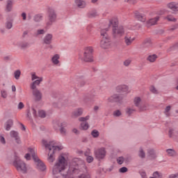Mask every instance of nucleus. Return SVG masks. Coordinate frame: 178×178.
Here are the masks:
<instances>
[{"label": "nucleus", "instance_id": "obj_1", "mask_svg": "<svg viewBox=\"0 0 178 178\" xmlns=\"http://www.w3.org/2000/svg\"><path fill=\"white\" fill-rule=\"evenodd\" d=\"M66 159L63 156H59L58 162L53 168V174L56 175V178H66L68 173H63L66 169Z\"/></svg>", "mask_w": 178, "mask_h": 178}, {"label": "nucleus", "instance_id": "obj_2", "mask_svg": "<svg viewBox=\"0 0 178 178\" xmlns=\"http://www.w3.org/2000/svg\"><path fill=\"white\" fill-rule=\"evenodd\" d=\"M108 26L113 27V37L114 38H120L124 35V28L123 26H119V21L117 18L110 19Z\"/></svg>", "mask_w": 178, "mask_h": 178}, {"label": "nucleus", "instance_id": "obj_3", "mask_svg": "<svg viewBox=\"0 0 178 178\" xmlns=\"http://www.w3.org/2000/svg\"><path fill=\"white\" fill-rule=\"evenodd\" d=\"M42 143L45 147V148H47L49 151H51L52 152L48 154L49 157L47 159V161L50 163L54 162L55 161V157L54 155H55V151L56 149H58V151H60L61 149H63V147L62 146H55V141H50L49 143H47V140H42Z\"/></svg>", "mask_w": 178, "mask_h": 178}, {"label": "nucleus", "instance_id": "obj_4", "mask_svg": "<svg viewBox=\"0 0 178 178\" xmlns=\"http://www.w3.org/2000/svg\"><path fill=\"white\" fill-rule=\"evenodd\" d=\"M108 29H102L100 34L102 36V40L100 42V47L103 49H107L111 47V37L108 35Z\"/></svg>", "mask_w": 178, "mask_h": 178}, {"label": "nucleus", "instance_id": "obj_5", "mask_svg": "<svg viewBox=\"0 0 178 178\" xmlns=\"http://www.w3.org/2000/svg\"><path fill=\"white\" fill-rule=\"evenodd\" d=\"M29 152L32 155V158L34 161V162H36V168L38 169V170H40V172H44L47 169V166L45 164L38 159V156L35 155V153L34 152V149L33 148H28Z\"/></svg>", "mask_w": 178, "mask_h": 178}, {"label": "nucleus", "instance_id": "obj_6", "mask_svg": "<svg viewBox=\"0 0 178 178\" xmlns=\"http://www.w3.org/2000/svg\"><path fill=\"white\" fill-rule=\"evenodd\" d=\"M13 165L15 166V168H16L18 172H22V173H26L27 167L26 166V163L22 161L19 156H15Z\"/></svg>", "mask_w": 178, "mask_h": 178}, {"label": "nucleus", "instance_id": "obj_7", "mask_svg": "<svg viewBox=\"0 0 178 178\" xmlns=\"http://www.w3.org/2000/svg\"><path fill=\"white\" fill-rule=\"evenodd\" d=\"M92 52H94V49L92 47L85 48L83 57L81 58V60H84V62H93L94 56H92Z\"/></svg>", "mask_w": 178, "mask_h": 178}, {"label": "nucleus", "instance_id": "obj_8", "mask_svg": "<svg viewBox=\"0 0 178 178\" xmlns=\"http://www.w3.org/2000/svg\"><path fill=\"white\" fill-rule=\"evenodd\" d=\"M56 12L53 8H49L48 9V20L49 22L47 23V26L49 27V26H52L54 23L56 22Z\"/></svg>", "mask_w": 178, "mask_h": 178}, {"label": "nucleus", "instance_id": "obj_9", "mask_svg": "<svg viewBox=\"0 0 178 178\" xmlns=\"http://www.w3.org/2000/svg\"><path fill=\"white\" fill-rule=\"evenodd\" d=\"M108 101L112 104L115 102L116 104H123V95L114 94L108 97Z\"/></svg>", "mask_w": 178, "mask_h": 178}, {"label": "nucleus", "instance_id": "obj_10", "mask_svg": "<svg viewBox=\"0 0 178 178\" xmlns=\"http://www.w3.org/2000/svg\"><path fill=\"white\" fill-rule=\"evenodd\" d=\"M106 156V151H105V148L102 147L95 151V156L99 161L101 159H104Z\"/></svg>", "mask_w": 178, "mask_h": 178}, {"label": "nucleus", "instance_id": "obj_11", "mask_svg": "<svg viewBox=\"0 0 178 178\" xmlns=\"http://www.w3.org/2000/svg\"><path fill=\"white\" fill-rule=\"evenodd\" d=\"M52 38H54V35L51 33H47L43 38V44L51 45L52 44Z\"/></svg>", "mask_w": 178, "mask_h": 178}, {"label": "nucleus", "instance_id": "obj_12", "mask_svg": "<svg viewBox=\"0 0 178 178\" xmlns=\"http://www.w3.org/2000/svg\"><path fill=\"white\" fill-rule=\"evenodd\" d=\"M116 92H127L129 91V86L126 85H120L115 88Z\"/></svg>", "mask_w": 178, "mask_h": 178}, {"label": "nucleus", "instance_id": "obj_13", "mask_svg": "<svg viewBox=\"0 0 178 178\" xmlns=\"http://www.w3.org/2000/svg\"><path fill=\"white\" fill-rule=\"evenodd\" d=\"M33 95L35 97V101L36 102L41 101L42 98V93L39 90H33Z\"/></svg>", "mask_w": 178, "mask_h": 178}, {"label": "nucleus", "instance_id": "obj_14", "mask_svg": "<svg viewBox=\"0 0 178 178\" xmlns=\"http://www.w3.org/2000/svg\"><path fill=\"white\" fill-rule=\"evenodd\" d=\"M10 134L13 138H15L17 144L22 143V140H20V137H19V132L15 131H11Z\"/></svg>", "mask_w": 178, "mask_h": 178}, {"label": "nucleus", "instance_id": "obj_15", "mask_svg": "<svg viewBox=\"0 0 178 178\" xmlns=\"http://www.w3.org/2000/svg\"><path fill=\"white\" fill-rule=\"evenodd\" d=\"M152 47V41H151V38H147L144 40L142 43V48H151Z\"/></svg>", "mask_w": 178, "mask_h": 178}, {"label": "nucleus", "instance_id": "obj_16", "mask_svg": "<svg viewBox=\"0 0 178 178\" xmlns=\"http://www.w3.org/2000/svg\"><path fill=\"white\" fill-rule=\"evenodd\" d=\"M159 21V16H157L154 18L149 19L147 22V27H149L150 26H155V24H156V23H158Z\"/></svg>", "mask_w": 178, "mask_h": 178}, {"label": "nucleus", "instance_id": "obj_17", "mask_svg": "<svg viewBox=\"0 0 178 178\" xmlns=\"http://www.w3.org/2000/svg\"><path fill=\"white\" fill-rule=\"evenodd\" d=\"M135 17L138 19L140 22L144 23L145 22V15L144 14L140 13L138 11L135 12Z\"/></svg>", "mask_w": 178, "mask_h": 178}, {"label": "nucleus", "instance_id": "obj_18", "mask_svg": "<svg viewBox=\"0 0 178 178\" xmlns=\"http://www.w3.org/2000/svg\"><path fill=\"white\" fill-rule=\"evenodd\" d=\"M12 9H13V1H8L6 6V12H12Z\"/></svg>", "mask_w": 178, "mask_h": 178}, {"label": "nucleus", "instance_id": "obj_19", "mask_svg": "<svg viewBox=\"0 0 178 178\" xmlns=\"http://www.w3.org/2000/svg\"><path fill=\"white\" fill-rule=\"evenodd\" d=\"M75 5L77 8H79V9H83V8H86L87 6V3L85 1H75Z\"/></svg>", "mask_w": 178, "mask_h": 178}, {"label": "nucleus", "instance_id": "obj_20", "mask_svg": "<svg viewBox=\"0 0 178 178\" xmlns=\"http://www.w3.org/2000/svg\"><path fill=\"white\" fill-rule=\"evenodd\" d=\"M67 126V123L66 122H62L61 127H60V133L63 136H66V127Z\"/></svg>", "mask_w": 178, "mask_h": 178}, {"label": "nucleus", "instance_id": "obj_21", "mask_svg": "<svg viewBox=\"0 0 178 178\" xmlns=\"http://www.w3.org/2000/svg\"><path fill=\"white\" fill-rule=\"evenodd\" d=\"M168 7L169 8V9L174 10V12H176L177 10H178V5L176 4L175 2H171L168 3Z\"/></svg>", "mask_w": 178, "mask_h": 178}, {"label": "nucleus", "instance_id": "obj_22", "mask_svg": "<svg viewBox=\"0 0 178 178\" xmlns=\"http://www.w3.org/2000/svg\"><path fill=\"white\" fill-rule=\"evenodd\" d=\"M12 126H13V120L10 119L7 120V122H6V130L7 131H9V130H10V129L12 128Z\"/></svg>", "mask_w": 178, "mask_h": 178}, {"label": "nucleus", "instance_id": "obj_23", "mask_svg": "<svg viewBox=\"0 0 178 178\" xmlns=\"http://www.w3.org/2000/svg\"><path fill=\"white\" fill-rule=\"evenodd\" d=\"M134 40H136V38H131V37L130 36H125L124 37V42L126 44V45H131V44L133 43V41H134Z\"/></svg>", "mask_w": 178, "mask_h": 178}, {"label": "nucleus", "instance_id": "obj_24", "mask_svg": "<svg viewBox=\"0 0 178 178\" xmlns=\"http://www.w3.org/2000/svg\"><path fill=\"white\" fill-rule=\"evenodd\" d=\"M98 16V13L97 12V10H92L88 13V17L92 18V17H97Z\"/></svg>", "mask_w": 178, "mask_h": 178}, {"label": "nucleus", "instance_id": "obj_25", "mask_svg": "<svg viewBox=\"0 0 178 178\" xmlns=\"http://www.w3.org/2000/svg\"><path fill=\"white\" fill-rule=\"evenodd\" d=\"M166 152L169 156H177V152H176L175 149H166Z\"/></svg>", "mask_w": 178, "mask_h": 178}, {"label": "nucleus", "instance_id": "obj_26", "mask_svg": "<svg viewBox=\"0 0 178 178\" xmlns=\"http://www.w3.org/2000/svg\"><path fill=\"white\" fill-rule=\"evenodd\" d=\"M43 17H44V16L42 15V14H38L33 17V20L36 23H40V22H41V20H42Z\"/></svg>", "mask_w": 178, "mask_h": 178}, {"label": "nucleus", "instance_id": "obj_27", "mask_svg": "<svg viewBox=\"0 0 178 178\" xmlns=\"http://www.w3.org/2000/svg\"><path fill=\"white\" fill-rule=\"evenodd\" d=\"M75 118H78V116H81L83 115V108H79L76 111H74L72 113Z\"/></svg>", "mask_w": 178, "mask_h": 178}, {"label": "nucleus", "instance_id": "obj_28", "mask_svg": "<svg viewBox=\"0 0 178 178\" xmlns=\"http://www.w3.org/2000/svg\"><path fill=\"white\" fill-rule=\"evenodd\" d=\"M62 127V123H60L59 121H54L53 122V127L54 130H59L60 127Z\"/></svg>", "mask_w": 178, "mask_h": 178}, {"label": "nucleus", "instance_id": "obj_29", "mask_svg": "<svg viewBox=\"0 0 178 178\" xmlns=\"http://www.w3.org/2000/svg\"><path fill=\"white\" fill-rule=\"evenodd\" d=\"M158 58V56L156 54L149 55L147 56V60H149V62L154 63L155 60H156V58Z\"/></svg>", "mask_w": 178, "mask_h": 178}, {"label": "nucleus", "instance_id": "obj_30", "mask_svg": "<svg viewBox=\"0 0 178 178\" xmlns=\"http://www.w3.org/2000/svg\"><path fill=\"white\" fill-rule=\"evenodd\" d=\"M54 65H58L59 63V56L58 54H55L51 58Z\"/></svg>", "mask_w": 178, "mask_h": 178}, {"label": "nucleus", "instance_id": "obj_31", "mask_svg": "<svg viewBox=\"0 0 178 178\" xmlns=\"http://www.w3.org/2000/svg\"><path fill=\"white\" fill-rule=\"evenodd\" d=\"M18 47L21 49H26V48H27V47H29V42H22L21 43H19L18 44Z\"/></svg>", "mask_w": 178, "mask_h": 178}, {"label": "nucleus", "instance_id": "obj_32", "mask_svg": "<svg viewBox=\"0 0 178 178\" xmlns=\"http://www.w3.org/2000/svg\"><path fill=\"white\" fill-rule=\"evenodd\" d=\"M91 136L93 137V138H98L99 137V131L97 129H93L91 131Z\"/></svg>", "mask_w": 178, "mask_h": 178}, {"label": "nucleus", "instance_id": "obj_33", "mask_svg": "<svg viewBox=\"0 0 178 178\" xmlns=\"http://www.w3.org/2000/svg\"><path fill=\"white\" fill-rule=\"evenodd\" d=\"M134 102L135 106H136L138 108H140V104H141V98L136 97L134 100Z\"/></svg>", "mask_w": 178, "mask_h": 178}, {"label": "nucleus", "instance_id": "obj_34", "mask_svg": "<svg viewBox=\"0 0 178 178\" xmlns=\"http://www.w3.org/2000/svg\"><path fill=\"white\" fill-rule=\"evenodd\" d=\"M20 74H22V72H20V70H16L14 72L15 79H16V80H19V79H20Z\"/></svg>", "mask_w": 178, "mask_h": 178}, {"label": "nucleus", "instance_id": "obj_35", "mask_svg": "<svg viewBox=\"0 0 178 178\" xmlns=\"http://www.w3.org/2000/svg\"><path fill=\"white\" fill-rule=\"evenodd\" d=\"M81 127L83 130H88V127H90V125L88 124V122H82L81 124Z\"/></svg>", "mask_w": 178, "mask_h": 178}, {"label": "nucleus", "instance_id": "obj_36", "mask_svg": "<svg viewBox=\"0 0 178 178\" xmlns=\"http://www.w3.org/2000/svg\"><path fill=\"white\" fill-rule=\"evenodd\" d=\"M147 152H148L149 156H151V158L155 159L156 156H155V151L154 150V149H149Z\"/></svg>", "mask_w": 178, "mask_h": 178}, {"label": "nucleus", "instance_id": "obj_37", "mask_svg": "<svg viewBox=\"0 0 178 178\" xmlns=\"http://www.w3.org/2000/svg\"><path fill=\"white\" fill-rule=\"evenodd\" d=\"M149 91H150V92H152V94H159V93L158 92V90H156V88L154 86H150Z\"/></svg>", "mask_w": 178, "mask_h": 178}, {"label": "nucleus", "instance_id": "obj_38", "mask_svg": "<svg viewBox=\"0 0 178 178\" xmlns=\"http://www.w3.org/2000/svg\"><path fill=\"white\" fill-rule=\"evenodd\" d=\"M12 27H13V24L12 23V21H7L6 22V28L8 30H10Z\"/></svg>", "mask_w": 178, "mask_h": 178}, {"label": "nucleus", "instance_id": "obj_39", "mask_svg": "<svg viewBox=\"0 0 178 178\" xmlns=\"http://www.w3.org/2000/svg\"><path fill=\"white\" fill-rule=\"evenodd\" d=\"M162 173L158 172V171H156L153 173V177H155V178H162Z\"/></svg>", "mask_w": 178, "mask_h": 178}, {"label": "nucleus", "instance_id": "obj_40", "mask_svg": "<svg viewBox=\"0 0 178 178\" xmlns=\"http://www.w3.org/2000/svg\"><path fill=\"white\" fill-rule=\"evenodd\" d=\"M123 162H124V158L123 156H120L117 159L118 165H122Z\"/></svg>", "mask_w": 178, "mask_h": 178}, {"label": "nucleus", "instance_id": "obj_41", "mask_svg": "<svg viewBox=\"0 0 178 178\" xmlns=\"http://www.w3.org/2000/svg\"><path fill=\"white\" fill-rule=\"evenodd\" d=\"M139 156L140 158H141L142 159H144V158H145V152H144V150L143 149H140L139 152Z\"/></svg>", "mask_w": 178, "mask_h": 178}, {"label": "nucleus", "instance_id": "obj_42", "mask_svg": "<svg viewBox=\"0 0 178 178\" xmlns=\"http://www.w3.org/2000/svg\"><path fill=\"white\" fill-rule=\"evenodd\" d=\"M79 87H83V86L86 84V81L83 80V76H80L79 79Z\"/></svg>", "mask_w": 178, "mask_h": 178}, {"label": "nucleus", "instance_id": "obj_43", "mask_svg": "<svg viewBox=\"0 0 178 178\" xmlns=\"http://www.w3.org/2000/svg\"><path fill=\"white\" fill-rule=\"evenodd\" d=\"M90 119V115H87L86 117H81L79 118V122H86V120Z\"/></svg>", "mask_w": 178, "mask_h": 178}, {"label": "nucleus", "instance_id": "obj_44", "mask_svg": "<svg viewBox=\"0 0 178 178\" xmlns=\"http://www.w3.org/2000/svg\"><path fill=\"white\" fill-rule=\"evenodd\" d=\"M134 109H131L130 108H127L126 110V113L129 115V116H131V114H133V112H134Z\"/></svg>", "mask_w": 178, "mask_h": 178}, {"label": "nucleus", "instance_id": "obj_45", "mask_svg": "<svg viewBox=\"0 0 178 178\" xmlns=\"http://www.w3.org/2000/svg\"><path fill=\"white\" fill-rule=\"evenodd\" d=\"M139 174L140 175L142 178H147V172H145V171L142 170L139 171Z\"/></svg>", "mask_w": 178, "mask_h": 178}, {"label": "nucleus", "instance_id": "obj_46", "mask_svg": "<svg viewBox=\"0 0 178 178\" xmlns=\"http://www.w3.org/2000/svg\"><path fill=\"white\" fill-rule=\"evenodd\" d=\"M128 170L129 169L127 167H122L119 169L120 173H126Z\"/></svg>", "mask_w": 178, "mask_h": 178}, {"label": "nucleus", "instance_id": "obj_47", "mask_svg": "<svg viewBox=\"0 0 178 178\" xmlns=\"http://www.w3.org/2000/svg\"><path fill=\"white\" fill-rule=\"evenodd\" d=\"M38 115L40 118H44L46 116L45 111H39Z\"/></svg>", "mask_w": 178, "mask_h": 178}, {"label": "nucleus", "instance_id": "obj_48", "mask_svg": "<svg viewBox=\"0 0 178 178\" xmlns=\"http://www.w3.org/2000/svg\"><path fill=\"white\" fill-rule=\"evenodd\" d=\"M41 81H42V77H40L39 79H37V80L34 81L33 83L35 86H40V84L41 83Z\"/></svg>", "mask_w": 178, "mask_h": 178}, {"label": "nucleus", "instance_id": "obj_49", "mask_svg": "<svg viewBox=\"0 0 178 178\" xmlns=\"http://www.w3.org/2000/svg\"><path fill=\"white\" fill-rule=\"evenodd\" d=\"M113 115L117 118H119V116L122 115V112L120 110H117L113 112Z\"/></svg>", "mask_w": 178, "mask_h": 178}, {"label": "nucleus", "instance_id": "obj_50", "mask_svg": "<svg viewBox=\"0 0 178 178\" xmlns=\"http://www.w3.org/2000/svg\"><path fill=\"white\" fill-rule=\"evenodd\" d=\"M86 161H87L88 163H91V162H92L94 161V157H92L91 156H88L86 157Z\"/></svg>", "mask_w": 178, "mask_h": 178}, {"label": "nucleus", "instance_id": "obj_51", "mask_svg": "<svg viewBox=\"0 0 178 178\" xmlns=\"http://www.w3.org/2000/svg\"><path fill=\"white\" fill-rule=\"evenodd\" d=\"M71 170H72V175H79V173L80 172V170H79L77 168H73L72 170L71 168Z\"/></svg>", "mask_w": 178, "mask_h": 178}, {"label": "nucleus", "instance_id": "obj_52", "mask_svg": "<svg viewBox=\"0 0 178 178\" xmlns=\"http://www.w3.org/2000/svg\"><path fill=\"white\" fill-rule=\"evenodd\" d=\"M78 178H91L88 174H82L78 177Z\"/></svg>", "mask_w": 178, "mask_h": 178}, {"label": "nucleus", "instance_id": "obj_53", "mask_svg": "<svg viewBox=\"0 0 178 178\" xmlns=\"http://www.w3.org/2000/svg\"><path fill=\"white\" fill-rule=\"evenodd\" d=\"M2 98H6L8 97V93H6V90L1 91Z\"/></svg>", "mask_w": 178, "mask_h": 178}, {"label": "nucleus", "instance_id": "obj_54", "mask_svg": "<svg viewBox=\"0 0 178 178\" xmlns=\"http://www.w3.org/2000/svg\"><path fill=\"white\" fill-rule=\"evenodd\" d=\"M31 77H32V81H34V80H36V79H40L38 76L35 75V72L32 73Z\"/></svg>", "mask_w": 178, "mask_h": 178}, {"label": "nucleus", "instance_id": "obj_55", "mask_svg": "<svg viewBox=\"0 0 178 178\" xmlns=\"http://www.w3.org/2000/svg\"><path fill=\"white\" fill-rule=\"evenodd\" d=\"M167 19L168 20V22H176V18L170 15L167 17Z\"/></svg>", "mask_w": 178, "mask_h": 178}, {"label": "nucleus", "instance_id": "obj_56", "mask_svg": "<svg viewBox=\"0 0 178 178\" xmlns=\"http://www.w3.org/2000/svg\"><path fill=\"white\" fill-rule=\"evenodd\" d=\"M37 34H38V35H40L41 34H45V30H44V29H38L37 31Z\"/></svg>", "mask_w": 178, "mask_h": 178}, {"label": "nucleus", "instance_id": "obj_57", "mask_svg": "<svg viewBox=\"0 0 178 178\" xmlns=\"http://www.w3.org/2000/svg\"><path fill=\"white\" fill-rule=\"evenodd\" d=\"M172 108V106H167L165 108L164 113H168L170 111V109Z\"/></svg>", "mask_w": 178, "mask_h": 178}, {"label": "nucleus", "instance_id": "obj_58", "mask_svg": "<svg viewBox=\"0 0 178 178\" xmlns=\"http://www.w3.org/2000/svg\"><path fill=\"white\" fill-rule=\"evenodd\" d=\"M31 88L33 91H35V90H38L37 89V86H35V83H34L33 82L31 84Z\"/></svg>", "mask_w": 178, "mask_h": 178}, {"label": "nucleus", "instance_id": "obj_59", "mask_svg": "<svg viewBox=\"0 0 178 178\" xmlns=\"http://www.w3.org/2000/svg\"><path fill=\"white\" fill-rule=\"evenodd\" d=\"M25 159L26 161H30V159H31V156L30 153H27L25 154Z\"/></svg>", "mask_w": 178, "mask_h": 178}, {"label": "nucleus", "instance_id": "obj_60", "mask_svg": "<svg viewBox=\"0 0 178 178\" xmlns=\"http://www.w3.org/2000/svg\"><path fill=\"white\" fill-rule=\"evenodd\" d=\"M23 108H24V104H23V102H19L18 104V109H23Z\"/></svg>", "mask_w": 178, "mask_h": 178}, {"label": "nucleus", "instance_id": "obj_61", "mask_svg": "<svg viewBox=\"0 0 178 178\" xmlns=\"http://www.w3.org/2000/svg\"><path fill=\"white\" fill-rule=\"evenodd\" d=\"M130 63H131V60H126L125 61H124V66H129Z\"/></svg>", "mask_w": 178, "mask_h": 178}, {"label": "nucleus", "instance_id": "obj_62", "mask_svg": "<svg viewBox=\"0 0 178 178\" xmlns=\"http://www.w3.org/2000/svg\"><path fill=\"white\" fill-rule=\"evenodd\" d=\"M26 112V118L31 119V113L30 112V109H27Z\"/></svg>", "mask_w": 178, "mask_h": 178}, {"label": "nucleus", "instance_id": "obj_63", "mask_svg": "<svg viewBox=\"0 0 178 178\" xmlns=\"http://www.w3.org/2000/svg\"><path fill=\"white\" fill-rule=\"evenodd\" d=\"M0 141L1 144H6V141L5 140V138L3 136L0 137Z\"/></svg>", "mask_w": 178, "mask_h": 178}, {"label": "nucleus", "instance_id": "obj_64", "mask_svg": "<svg viewBox=\"0 0 178 178\" xmlns=\"http://www.w3.org/2000/svg\"><path fill=\"white\" fill-rule=\"evenodd\" d=\"M178 177V173L177 174H171L169 175V178H176Z\"/></svg>", "mask_w": 178, "mask_h": 178}]
</instances>
